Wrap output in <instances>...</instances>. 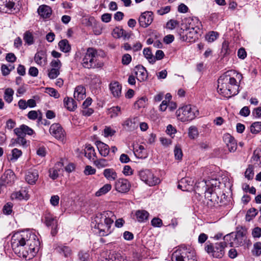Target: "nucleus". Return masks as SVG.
I'll return each instance as SVG.
<instances>
[{
  "label": "nucleus",
  "instance_id": "35",
  "mask_svg": "<svg viewBox=\"0 0 261 261\" xmlns=\"http://www.w3.org/2000/svg\"><path fill=\"white\" fill-rule=\"evenodd\" d=\"M207 183L206 181L203 180L201 181H199L196 182L195 185V189L196 191L198 192H204L205 194V196H206L208 198H209V195H207Z\"/></svg>",
  "mask_w": 261,
  "mask_h": 261
},
{
  "label": "nucleus",
  "instance_id": "43",
  "mask_svg": "<svg viewBox=\"0 0 261 261\" xmlns=\"http://www.w3.org/2000/svg\"><path fill=\"white\" fill-rule=\"evenodd\" d=\"M14 91L11 88H7L4 92V99L8 103H10L13 100Z\"/></svg>",
  "mask_w": 261,
  "mask_h": 261
},
{
  "label": "nucleus",
  "instance_id": "26",
  "mask_svg": "<svg viewBox=\"0 0 261 261\" xmlns=\"http://www.w3.org/2000/svg\"><path fill=\"white\" fill-rule=\"evenodd\" d=\"M104 177L109 181L116 180L118 175L115 170L113 168H107L103 171Z\"/></svg>",
  "mask_w": 261,
  "mask_h": 261
},
{
  "label": "nucleus",
  "instance_id": "10",
  "mask_svg": "<svg viewBox=\"0 0 261 261\" xmlns=\"http://www.w3.org/2000/svg\"><path fill=\"white\" fill-rule=\"evenodd\" d=\"M200 29H196L195 30H181L179 33L180 39L182 41L187 42H193L198 38L197 34Z\"/></svg>",
  "mask_w": 261,
  "mask_h": 261
},
{
  "label": "nucleus",
  "instance_id": "54",
  "mask_svg": "<svg viewBox=\"0 0 261 261\" xmlns=\"http://www.w3.org/2000/svg\"><path fill=\"white\" fill-rule=\"evenodd\" d=\"M116 130L110 126H105L103 130L104 136L105 137H112L115 135Z\"/></svg>",
  "mask_w": 261,
  "mask_h": 261
},
{
  "label": "nucleus",
  "instance_id": "50",
  "mask_svg": "<svg viewBox=\"0 0 261 261\" xmlns=\"http://www.w3.org/2000/svg\"><path fill=\"white\" fill-rule=\"evenodd\" d=\"M11 153L12 157L10 160L12 161L17 160L22 155V151L17 148L12 149Z\"/></svg>",
  "mask_w": 261,
  "mask_h": 261
},
{
  "label": "nucleus",
  "instance_id": "48",
  "mask_svg": "<svg viewBox=\"0 0 261 261\" xmlns=\"http://www.w3.org/2000/svg\"><path fill=\"white\" fill-rule=\"evenodd\" d=\"M230 53V49L229 47V42L225 40L222 45L221 53L223 56H225L229 55Z\"/></svg>",
  "mask_w": 261,
  "mask_h": 261
},
{
  "label": "nucleus",
  "instance_id": "42",
  "mask_svg": "<svg viewBox=\"0 0 261 261\" xmlns=\"http://www.w3.org/2000/svg\"><path fill=\"white\" fill-rule=\"evenodd\" d=\"M115 33L117 34L118 38L123 37L124 39H128L130 36V33L126 32L122 29L117 28L114 30Z\"/></svg>",
  "mask_w": 261,
  "mask_h": 261
},
{
  "label": "nucleus",
  "instance_id": "36",
  "mask_svg": "<svg viewBox=\"0 0 261 261\" xmlns=\"http://www.w3.org/2000/svg\"><path fill=\"white\" fill-rule=\"evenodd\" d=\"M135 156L139 159H144L148 156V153L142 145H139L138 148L134 150Z\"/></svg>",
  "mask_w": 261,
  "mask_h": 261
},
{
  "label": "nucleus",
  "instance_id": "62",
  "mask_svg": "<svg viewBox=\"0 0 261 261\" xmlns=\"http://www.w3.org/2000/svg\"><path fill=\"white\" fill-rule=\"evenodd\" d=\"M178 24V22L177 20L171 19L167 22L166 27L168 29L173 30Z\"/></svg>",
  "mask_w": 261,
  "mask_h": 261
},
{
  "label": "nucleus",
  "instance_id": "31",
  "mask_svg": "<svg viewBox=\"0 0 261 261\" xmlns=\"http://www.w3.org/2000/svg\"><path fill=\"white\" fill-rule=\"evenodd\" d=\"M35 62L40 66H44L46 62V57L43 51L37 52L34 57Z\"/></svg>",
  "mask_w": 261,
  "mask_h": 261
},
{
  "label": "nucleus",
  "instance_id": "40",
  "mask_svg": "<svg viewBox=\"0 0 261 261\" xmlns=\"http://www.w3.org/2000/svg\"><path fill=\"white\" fill-rule=\"evenodd\" d=\"M143 55L150 63L153 64L155 62V58L149 48H145L144 49Z\"/></svg>",
  "mask_w": 261,
  "mask_h": 261
},
{
  "label": "nucleus",
  "instance_id": "37",
  "mask_svg": "<svg viewBox=\"0 0 261 261\" xmlns=\"http://www.w3.org/2000/svg\"><path fill=\"white\" fill-rule=\"evenodd\" d=\"M251 162L254 164L257 165H261V149H256L253 151V155L251 158Z\"/></svg>",
  "mask_w": 261,
  "mask_h": 261
},
{
  "label": "nucleus",
  "instance_id": "6",
  "mask_svg": "<svg viewBox=\"0 0 261 261\" xmlns=\"http://www.w3.org/2000/svg\"><path fill=\"white\" fill-rule=\"evenodd\" d=\"M171 258L172 261H197L193 249L185 245L173 253Z\"/></svg>",
  "mask_w": 261,
  "mask_h": 261
},
{
  "label": "nucleus",
  "instance_id": "27",
  "mask_svg": "<svg viewBox=\"0 0 261 261\" xmlns=\"http://www.w3.org/2000/svg\"><path fill=\"white\" fill-rule=\"evenodd\" d=\"M37 11L39 15L43 18H49L52 12L51 8L46 5H41L39 6Z\"/></svg>",
  "mask_w": 261,
  "mask_h": 261
},
{
  "label": "nucleus",
  "instance_id": "47",
  "mask_svg": "<svg viewBox=\"0 0 261 261\" xmlns=\"http://www.w3.org/2000/svg\"><path fill=\"white\" fill-rule=\"evenodd\" d=\"M257 214V210L255 208H252L249 209L246 215V221H250L253 218H254Z\"/></svg>",
  "mask_w": 261,
  "mask_h": 261
},
{
  "label": "nucleus",
  "instance_id": "44",
  "mask_svg": "<svg viewBox=\"0 0 261 261\" xmlns=\"http://www.w3.org/2000/svg\"><path fill=\"white\" fill-rule=\"evenodd\" d=\"M199 135L197 128L195 126H191L188 130V136L191 139H195Z\"/></svg>",
  "mask_w": 261,
  "mask_h": 261
},
{
  "label": "nucleus",
  "instance_id": "60",
  "mask_svg": "<svg viewBox=\"0 0 261 261\" xmlns=\"http://www.w3.org/2000/svg\"><path fill=\"white\" fill-rule=\"evenodd\" d=\"M253 254L256 256H259L261 254V243H256L254 244Z\"/></svg>",
  "mask_w": 261,
  "mask_h": 261
},
{
  "label": "nucleus",
  "instance_id": "56",
  "mask_svg": "<svg viewBox=\"0 0 261 261\" xmlns=\"http://www.w3.org/2000/svg\"><path fill=\"white\" fill-rule=\"evenodd\" d=\"M59 249L60 253L62 252L64 254L65 257H69L71 254V250L68 246H63L59 247Z\"/></svg>",
  "mask_w": 261,
  "mask_h": 261
},
{
  "label": "nucleus",
  "instance_id": "12",
  "mask_svg": "<svg viewBox=\"0 0 261 261\" xmlns=\"http://www.w3.org/2000/svg\"><path fill=\"white\" fill-rule=\"evenodd\" d=\"M16 176L11 169H8L3 174L0 178L2 186L12 185L15 180Z\"/></svg>",
  "mask_w": 261,
  "mask_h": 261
},
{
  "label": "nucleus",
  "instance_id": "20",
  "mask_svg": "<svg viewBox=\"0 0 261 261\" xmlns=\"http://www.w3.org/2000/svg\"><path fill=\"white\" fill-rule=\"evenodd\" d=\"M14 132L16 136L23 135L24 137H25L26 135L30 136L33 135L34 130L28 126L22 124L19 127L15 128Z\"/></svg>",
  "mask_w": 261,
  "mask_h": 261
},
{
  "label": "nucleus",
  "instance_id": "57",
  "mask_svg": "<svg viewBox=\"0 0 261 261\" xmlns=\"http://www.w3.org/2000/svg\"><path fill=\"white\" fill-rule=\"evenodd\" d=\"M254 175L253 168L252 166L249 165L245 172V177L248 179L253 178Z\"/></svg>",
  "mask_w": 261,
  "mask_h": 261
},
{
  "label": "nucleus",
  "instance_id": "14",
  "mask_svg": "<svg viewBox=\"0 0 261 261\" xmlns=\"http://www.w3.org/2000/svg\"><path fill=\"white\" fill-rule=\"evenodd\" d=\"M45 223L48 227H51V233L54 236L57 233L58 219L50 214H47L44 217Z\"/></svg>",
  "mask_w": 261,
  "mask_h": 261
},
{
  "label": "nucleus",
  "instance_id": "4",
  "mask_svg": "<svg viewBox=\"0 0 261 261\" xmlns=\"http://www.w3.org/2000/svg\"><path fill=\"white\" fill-rule=\"evenodd\" d=\"M247 230L243 227H237L236 232L224 237V240L230 244V247H238L243 245L246 239Z\"/></svg>",
  "mask_w": 261,
  "mask_h": 261
},
{
  "label": "nucleus",
  "instance_id": "16",
  "mask_svg": "<svg viewBox=\"0 0 261 261\" xmlns=\"http://www.w3.org/2000/svg\"><path fill=\"white\" fill-rule=\"evenodd\" d=\"M139 118L137 117L129 118L124 121L122 125L128 131H133L138 127Z\"/></svg>",
  "mask_w": 261,
  "mask_h": 261
},
{
  "label": "nucleus",
  "instance_id": "22",
  "mask_svg": "<svg viewBox=\"0 0 261 261\" xmlns=\"http://www.w3.org/2000/svg\"><path fill=\"white\" fill-rule=\"evenodd\" d=\"M135 216L137 221L143 223L148 220L149 214L145 210H139L135 211Z\"/></svg>",
  "mask_w": 261,
  "mask_h": 261
},
{
  "label": "nucleus",
  "instance_id": "64",
  "mask_svg": "<svg viewBox=\"0 0 261 261\" xmlns=\"http://www.w3.org/2000/svg\"><path fill=\"white\" fill-rule=\"evenodd\" d=\"M132 61V57L129 54H124L122 57V63L123 65H128Z\"/></svg>",
  "mask_w": 261,
  "mask_h": 261
},
{
  "label": "nucleus",
  "instance_id": "5",
  "mask_svg": "<svg viewBox=\"0 0 261 261\" xmlns=\"http://www.w3.org/2000/svg\"><path fill=\"white\" fill-rule=\"evenodd\" d=\"M97 51L95 49L88 48L82 60L83 66L88 69L102 67L103 64L97 61Z\"/></svg>",
  "mask_w": 261,
  "mask_h": 261
},
{
  "label": "nucleus",
  "instance_id": "34",
  "mask_svg": "<svg viewBox=\"0 0 261 261\" xmlns=\"http://www.w3.org/2000/svg\"><path fill=\"white\" fill-rule=\"evenodd\" d=\"M187 23L189 24V27L186 29L188 30H194L196 29H200L199 26L200 25L201 22L197 17L188 18L187 19Z\"/></svg>",
  "mask_w": 261,
  "mask_h": 261
},
{
  "label": "nucleus",
  "instance_id": "49",
  "mask_svg": "<svg viewBox=\"0 0 261 261\" xmlns=\"http://www.w3.org/2000/svg\"><path fill=\"white\" fill-rule=\"evenodd\" d=\"M23 40L29 45H31L34 43L33 35L29 31H27L24 34Z\"/></svg>",
  "mask_w": 261,
  "mask_h": 261
},
{
  "label": "nucleus",
  "instance_id": "58",
  "mask_svg": "<svg viewBox=\"0 0 261 261\" xmlns=\"http://www.w3.org/2000/svg\"><path fill=\"white\" fill-rule=\"evenodd\" d=\"M146 98L141 97L135 103V107L138 109L143 108L145 106Z\"/></svg>",
  "mask_w": 261,
  "mask_h": 261
},
{
  "label": "nucleus",
  "instance_id": "41",
  "mask_svg": "<svg viewBox=\"0 0 261 261\" xmlns=\"http://www.w3.org/2000/svg\"><path fill=\"white\" fill-rule=\"evenodd\" d=\"M108 114L111 118L118 116L121 114V108L119 106L113 107L108 109Z\"/></svg>",
  "mask_w": 261,
  "mask_h": 261
},
{
  "label": "nucleus",
  "instance_id": "30",
  "mask_svg": "<svg viewBox=\"0 0 261 261\" xmlns=\"http://www.w3.org/2000/svg\"><path fill=\"white\" fill-rule=\"evenodd\" d=\"M63 102L64 107L69 111H74L77 107L76 101L72 98L66 97Z\"/></svg>",
  "mask_w": 261,
  "mask_h": 261
},
{
  "label": "nucleus",
  "instance_id": "7",
  "mask_svg": "<svg viewBox=\"0 0 261 261\" xmlns=\"http://www.w3.org/2000/svg\"><path fill=\"white\" fill-rule=\"evenodd\" d=\"M199 114L198 109L191 105L184 106L176 112L177 119L182 122L191 121L198 116Z\"/></svg>",
  "mask_w": 261,
  "mask_h": 261
},
{
  "label": "nucleus",
  "instance_id": "38",
  "mask_svg": "<svg viewBox=\"0 0 261 261\" xmlns=\"http://www.w3.org/2000/svg\"><path fill=\"white\" fill-rule=\"evenodd\" d=\"M59 46L61 51L68 53L71 49V46L67 39H63L59 42Z\"/></svg>",
  "mask_w": 261,
  "mask_h": 261
},
{
  "label": "nucleus",
  "instance_id": "61",
  "mask_svg": "<svg viewBox=\"0 0 261 261\" xmlns=\"http://www.w3.org/2000/svg\"><path fill=\"white\" fill-rule=\"evenodd\" d=\"M174 152L176 159L181 160L182 159V152L181 149L179 147L176 146L174 148Z\"/></svg>",
  "mask_w": 261,
  "mask_h": 261
},
{
  "label": "nucleus",
  "instance_id": "53",
  "mask_svg": "<svg viewBox=\"0 0 261 261\" xmlns=\"http://www.w3.org/2000/svg\"><path fill=\"white\" fill-rule=\"evenodd\" d=\"M218 35V33L213 31L206 35L205 39L208 42H212L217 39Z\"/></svg>",
  "mask_w": 261,
  "mask_h": 261
},
{
  "label": "nucleus",
  "instance_id": "55",
  "mask_svg": "<svg viewBox=\"0 0 261 261\" xmlns=\"http://www.w3.org/2000/svg\"><path fill=\"white\" fill-rule=\"evenodd\" d=\"M94 164L98 168H103L108 166L107 160L103 159L94 161Z\"/></svg>",
  "mask_w": 261,
  "mask_h": 261
},
{
  "label": "nucleus",
  "instance_id": "51",
  "mask_svg": "<svg viewBox=\"0 0 261 261\" xmlns=\"http://www.w3.org/2000/svg\"><path fill=\"white\" fill-rule=\"evenodd\" d=\"M45 90L46 93L55 98H58L60 97L59 92L53 88H46Z\"/></svg>",
  "mask_w": 261,
  "mask_h": 261
},
{
  "label": "nucleus",
  "instance_id": "63",
  "mask_svg": "<svg viewBox=\"0 0 261 261\" xmlns=\"http://www.w3.org/2000/svg\"><path fill=\"white\" fill-rule=\"evenodd\" d=\"M50 66L52 68H55L60 70L62 64L59 59L53 60L50 62Z\"/></svg>",
  "mask_w": 261,
  "mask_h": 261
},
{
  "label": "nucleus",
  "instance_id": "17",
  "mask_svg": "<svg viewBox=\"0 0 261 261\" xmlns=\"http://www.w3.org/2000/svg\"><path fill=\"white\" fill-rule=\"evenodd\" d=\"M17 0H0V11L7 13L8 11L15 10V3Z\"/></svg>",
  "mask_w": 261,
  "mask_h": 261
},
{
  "label": "nucleus",
  "instance_id": "39",
  "mask_svg": "<svg viewBox=\"0 0 261 261\" xmlns=\"http://www.w3.org/2000/svg\"><path fill=\"white\" fill-rule=\"evenodd\" d=\"M112 189V186L110 184L105 185L102 187L100 188L96 193L95 195L97 197L101 196L106 194Z\"/></svg>",
  "mask_w": 261,
  "mask_h": 261
},
{
  "label": "nucleus",
  "instance_id": "33",
  "mask_svg": "<svg viewBox=\"0 0 261 261\" xmlns=\"http://www.w3.org/2000/svg\"><path fill=\"white\" fill-rule=\"evenodd\" d=\"M192 183L191 179L188 177L182 178L179 181L177 187L184 191H189L190 190L189 187L192 186Z\"/></svg>",
  "mask_w": 261,
  "mask_h": 261
},
{
  "label": "nucleus",
  "instance_id": "28",
  "mask_svg": "<svg viewBox=\"0 0 261 261\" xmlns=\"http://www.w3.org/2000/svg\"><path fill=\"white\" fill-rule=\"evenodd\" d=\"M38 178V173L36 170L28 172L25 175V180L28 184L31 185L35 184Z\"/></svg>",
  "mask_w": 261,
  "mask_h": 261
},
{
  "label": "nucleus",
  "instance_id": "46",
  "mask_svg": "<svg viewBox=\"0 0 261 261\" xmlns=\"http://www.w3.org/2000/svg\"><path fill=\"white\" fill-rule=\"evenodd\" d=\"M250 131L252 134H257L261 131V122H255L250 126Z\"/></svg>",
  "mask_w": 261,
  "mask_h": 261
},
{
  "label": "nucleus",
  "instance_id": "59",
  "mask_svg": "<svg viewBox=\"0 0 261 261\" xmlns=\"http://www.w3.org/2000/svg\"><path fill=\"white\" fill-rule=\"evenodd\" d=\"M12 204L11 203H7L3 207V213L6 215H10L12 212Z\"/></svg>",
  "mask_w": 261,
  "mask_h": 261
},
{
  "label": "nucleus",
  "instance_id": "29",
  "mask_svg": "<svg viewBox=\"0 0 261 261\" xmlns=\"http://www.w3.org/2000/svg\"><path fill=\"white\" fill-rule=\"evenodd\" d=\"M11 142V145L13 146L18 145L25 148L29 145L28 142L25 138V137H24L23 135L17 136L16 138L12 139Z\"/></svg>",
  "mask_w": 261,
  "mask_h": 261
},
{
  "label": "nucleus",
  "instance_id": "45",
  "mask_svg": "<svg viewBox=\"0 0 261 261\" xmlns=\"http://www.w3.org/2000/svg\"><path fill=\"white\" fill-rule=\"evenodd\" d=\"M86 149L85 156L89 160H94V157H95L96 154L94 148L89 145L86 147Z\"/></svg>",
  "mask_w": 261,
  "mask_h": 261
},
{
  "label": "nucleus",
  "instance_id": "21",
  "mask_svg": "<svg viewBox=\"0 0 261 261\" xmlns=\"http://www.w3.org/2000/svg\"><path fill=\"white\" fill-rule=\"evenodd\" d=\"M29 198L30 195L26 189H21L19 191L13 192L11 195V198L12 199H16L18 200H27Z\"/></svg>",
  "mask_w": 261,
  "mask_h": 261
},
{
  "label": "nucleus",
  "instance_id": "13",
  "mask_svg": "<svg viewBox=\"0 0 261 261\" xmlns=\"http://www.w3.org/2000/svg\"><path fill=\"white\" fill-rule=\"evenodd\" d=\"M114 187L117 191L125 193L129 190L131 185L127 179L120 178L115 181Z\"/></svg>",
  "mask_w": 261,
  "mask_h": 261
},
{
  "label": "nucleus",
  "instance_id": "1",
  "mask_svg": "<svg viewBox=\"0 0 261 261\" xmlns=\"http://www.w3.org/2000/svg\"><path fill=\"white\" fill-rule=\"evenodd\" d=\"M11 245L15 253L29 259L34 257L39 249L40 242L37 236L31 232L17 233L12 237Z\"/></svg>",
  "mask_w": 261,
  "mask_h": 261
},
{
  "label": "nucleus",
  "instance_id": "19",
  "mask_svg": "<svg viewBox=\"0 0 261 261\" xmlns=\"http://www.w3.org/2000/svg\"><path fill=\"white\" fill-rule=\"evenodd\" d=\"M134 70L136 78L138 81L142 82L145 81L147 79V71L143 66H136Z\"/></svg>",
  "mask_w": 261,
  "mask_h": 261
},
{
  "label": "nucleus",
  "instance_id": "3",
  "mask_svg": "<svg viewBox=\"0 0 261 261\" xmlns=\"http://www.w3.org/2000/svg\"><path fill=\"white\" fill-rule=\"evenodd\" d=\"M239 87L235 78L223 74L218 80V92L225 97H230L239 93Z\"/></svg>",
  "mask_w": 261,
  "mask_h": 261
},
{
  "label": "nucleus",
  "instance_id": "24",
  "mask_svg": "<svg viewBox=\"0 0 261 261\" xmlns=\"http://www.w3.org/2000/svg\"><path fill=\"white\" fill-rule=\"evenodd\" d=\"M207 183V195H210L211 197L215 194L213 193L214 189L219 186L220 182L216 179H211V180L206 181Z\"/></svg>",
  "mask_w": 261,
  "mask_h": 261
},
{
  "label": "nucleus",
  "instance_id": "11",
  "mask_svg": "<svg viewBox=\"0 0 261 261\" xmlns=\"http://www.w3.org/2000/svg\"><path fill=\"white\" fill-rule=\"evenodd\" d=\"M50 134L57 139L63 141L65 139V132L59 123H54L49 128Z\"/></svg>",
  "mask_w": 261,
  "mask_h": 261
},
{
  "label": "nucleus",
  "instance_id": "15",
  "mask_svg": "<svg viewBox=\"0 0 261 261\" xmlns=\"http://www.w3.org/2000/svg\"><path fill=\"white\" fill-rule=\"evenodd\" d=\"M153 19L152 12L147 11L141 15L139 19V22L140 26L146 28L152 23Z\"/></svg>",
  "mask_w": 261,
  "mask_h": 261
},
{
  "label": "nucleus",
  "instance_id": "18",
  "mask_svg": "<svg viewBox=\"0 0 261 261\" xmlns=\"http://www.w3.org/2000/svg\"><path fill=\"white\" fill-rule=\"evenodd\" d=\"M223 140L230 152H234L236 150L237 143L232 136L229 134H226L223 136Z\"/></svg>",
  "mask_w": 261,
  "mask_h": 261
},
{
  "label": "nucleus",
  "instance_id": "2",
  "mask_svg": "<svg viewBox=\"0 0 261 261\" xmlns=\"http://www.w3.org/2000/svg\"><path fill=\"white\" fill-rule=\"evenodd\" d=\"M115 219V216L112 212H105L97 216L95 222H92L91 226L97 230L95 232L99 233V236H107L112 232L111 226Z\"/></svg>",
  "mask_w": 261,
  "mask_h": 261
},
{
  "label": "nucleus",
  "instance_id": "32",
  "mask_svg": "<svg viewBox=\"0 0 261 261\" xmlns=\"http://www.w3.org/2000/svg\"><path fill=\"white\" fill-rule=\"evenodd\" d=\"M96 145L99 153L102 156H107L109 154L110 149L107 144L101 141H97Z\"/></svg>",
  "mask_w": 261,
  "mask_h": 261
},
{
  "label": "nucleus",
  "instance_id": "52",
  "mask_svg": "<svg viewBox=\"0 0 261 261\" xmlns=\"http://www.w3.org/2000/svg\"><path fill=\"white\" fill-rule=\"evenodd\" d=\"M60 74V70L51 68L48 70V76L50 79H55Z\"/></svg>",
  "mask_w": 261,
  "mask_h": 261
},
{
  "label": "nucleus",
  "instance_id": "9",
  "mask_svg": "<svg viewBox=\"0 0 261 261\" xmlns=\"http://www.w3.org/2000/svg\"><path fill=\"white\" fill-rule=\"evenodd\" d=\"M139 175L140 179L149 186H155L160 182V178L149 169L141 170Z\"/></svg>",
  "mask_w": 261,
  "mask_h": 261
},
{
  "label": "nucleus",
  "instance_id": "8",
  "mask_svg": "<svg viewBox=\"0 0 261 261\" xmlns=\"http://www.w3.org/2000/svg\"><path fill=\"white\" fill-rule=\"evenodd\" d=\"M227 242L224 240L215 243L214 245L206 243L205 247V251L212 255L214 257L222 258L225 253V248L227 246Z\"/></svg>",
  "mask_w": 261,
  "mask_h": 261
},
{
  "label": "nucleus",
  "instance_id": "23",
  "mask_svg": "<svg viewBox=\"0 0 261 261\" xmlns=\"http://www.w3.org/2000/svg\"><path fill=\"white\" fill-rule=\"evenodd\" d=\"M110 90L115 97H119L121 94V86L118 82H114L110 83L109 85Z\"/></svg>",
  "mask_w": 261,
  "mask_h": 261
},
{
  "label": "nucleus",
  "instance_id": "25",
  "mask_svg": "<svg viewBox=\"0 0 261 261\" xmlns=\"http://www.w3.org/2000/svg\"><path fill=\"white\" fill-rule=\"evenodd\" d=\"M74 97L81 101L86 97V89L84 86L79 85L76 87L74 93Z\"/></svg>",
  "mask_w": 261,
  "mask_h": 261
}]
</instances>
